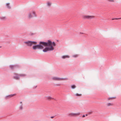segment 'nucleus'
I'll return each instance as SVG.
<instances>
[{"instance_id":"obj_1","label":"nucleus","mask_w":121,"mask_h":121,"mask_svg":"<svg viewBox=\"0 0 121 121\" xmlns=\"http://www.w3.org/2000/svg\"><path fill=\"white\" fill-rule=\"evenodd\" d=\"M56 44L54 42H52L50 40H48L47 42L40 41L39 42V44L34 45L32 47L33 50H35L37 49H43L44 46H49L53 47L55 46Z\"/></svg>"},{"instance_id":"obj_2","label":"nucleus","mask_w":121,"mask_h":121,"mask_svg":"<svg viewBox=\"0 0 121 121\" xmlns=\"http://www.w3.org/2000/svg\"><path fill=\"white\" fill-rule=\"evenodd\" d=\"M14 74L15 76L13 77V78L17 80L19 79L20 77H25L26 76V74H18L16 73H15Z\"/></svg>"},{"instance_id":"obj_3","label":"nucleus","mask_w":121,"mask_h":121,"mask_svg":"<svg viewBox=\"0 0 121 121\" xmlns=\"http://www.w3.org/2000/svg\"><path fill=\"white\" fill-rule=\"evenodd\" d=\"M44 49L43 50V51L44 52H46L48 51H53L54 49L53 47L46 46Z\"/></svg>"},{"instance_id":"obj_4","label":"nucleus","mask_w":121,"mask_h":121,"mask_svg":"<svg viewBox=\"0 0 121 121\" xmlns=\"http://www.w3.org/2000/svg\"><path fill=\"white\" fill-rule=\"evenodd\" d=\"M52 79L53 81L64 80L68 79L67 78H62L56 77H53L52 78Z\"/></svg>"},{"instance_id":"obj_5","label":"nucleus","mask_w":121,"mask_h":121,"mask_svg":"<svg viewBox=\"0 0 121 121\" xmlns=\"http://www.w3.org/2000/svg\"><path fill=\"white\" fill-rule=\"evenodd\" d=\"M95 17V16H93L83 15L82 16V18L85 19L90 20Z\"/></svg>"},{"instance_id":"obj_6","label":"nucleus","mask_w":121,"mask_h":121,"mask_svg":"<svg viewBox=\"0 0 121 121\" xmlns=\"http://www.w3.org/2000/svg\"><path fill=\"white\" fill-rule=\"evenodd\" d=\"M24 43L28 47H31L32 45V41H25Z\"/></svg>"},{"instance_id":"obj_7","label":"nucleus","mask_w":121,"mask_h":121,"mask_svg":"<svg viewBox=\"0 0 121 121\" xmlns=\"http://www.w3.org/2000/svg\"><path fill=\"white\" fill-rule=\"evenodd\" d=\"M9 67L11 69H14L19 67V66L18 65H10L9 66Z\"/></svg>"},{"instance_id":"obj_8","label":"nucleus","mask_w":121,"mask_h":121,"mask_svg":"<svg viewBox=\"0 0 121 121\" xmlns=\"http://www.w3.org/2000/svg\"><path fill=\"white\" fill-rule=\"evenodd\" d=\"M80 114L79 112L77 113H71L69 114V116L70 117L75 116L79 115Z\"/></svg>"},{"instance_id":"obj_9","label":"nucleus","mask_w":121,"mask_h":121,"mask_svg":"<svg viewBox=\"0 0 121 121\" xmlns=\"http://www.w3.org/2000/svg\"><path fill=\"white\" fill-rule=\"evenodd\" d=\"M15 95V94H14L12 95H10L6 96L5 98L6 99H8L12 97Z\"/></svg>"},{"instance_id":"obj_10","label":"nucleus","mask_w":121,"mask_h":121,"mask_svg":"<svg viewBox=\"0 0 121 121\" xmlns=\"http://www.w3.org/2000/svg\"><path fill=\"white\" fill-rule=\"evenodd\" d=\"M69 56L68 55H65L63 56H62L61 58L62 59H64L66 58H69Z\"/></svg>"},{"instance_id":"obj_11","label":"nucleus","mask_w":121,"mask_h":121,"mask_svg":"<svg viewBox=\"0 0 121 121\" xmlns=\"http://www.w3.org/2000/svg\"><path fill=\"white\" fill-rule=\"evenodd\" d=\"M20 103L21 104V105H20L19 109L20 110H22L23 109V104H22V102L21 101L20 102Z\"/></svg>"},{"instance_id":"obj_12","label":"nucleus","mask_w":121,"mask_h":121,"mask_svg":"<svg viewBox=\"0 0 121 121\" xmlns=\"http://www.w3.org/2000/svg\"><path fill=\"white\" fill-rule=\"evenodd\" d=\"M31 13H32V14H33V17H36L37 16L36 15V13L35 11H31Z\"/></svg>"},{"instance_id":"obj_13","label":"nucleus","mask_w":121,"mask_h":121,"mask_svg":"<svg viewBox=\"0 0 121 121\" xmlns=\"http://www.w3.org/2000/svg\"><path fill=\"white\" fill-rule=\"evenodd\" d=\"M32 13H31V11L28 14V17L29 18H32L33 16L31 15Z\"/></svg>"},{"instance_id":"obj_14","label":"nucleus","mask_w":121,"mask_h":121,"mask_svg":"<svg viewBox=\"0 0 121 121\" xmlns=\"http://www.w3.org/2000/svg\"><path fill=\"white\" fill-rule=\"evenodd\" d=\"M46 97L47 98V99H54L55 100H56V99L52 98L50 96H46Z\"/></svg>"},{"instance_id":"obj_15","label":"nucleus","mask_w":121,"mask_h":121,"mask_svg":"<svg viewBox=\"0 0 121 121\" xmlns=\"http://www.w3.org/2000/svg\"><path fill=\"white\" fill-rule=\"evenodd\" d=\"M107 106H112L113 105V104L112 103H108L106 104Z\"/></svg>"},{"instance_id":"obj_16","label":"nucleus","mask_w":121,"mask_h":121,"mask_svg":"<svg viewBox=\"0 0 121 121\" xmlns=\"http://www.w3.org/2000/svg\"><path fill=\"white\" fill-rule=\"evenodd\" d=\"M6 6L7 7V8H8V9H11V7L10 6V3H7L6 4Z\"/></svg>"},{"instance_id":"obj_17","label":"nucleus","mask_w":121,"mask_h":121,"mask_svg":"<svg viewBox=\"0 0 121 121\" xmlns=\"http://www.w3.org/2000/svg\"><path fill=\"white\" fill-rule=\"evenodd\" d=\"M36 33H32L31 32L29 34V35L30 36H32L35 35Z\"/></svg>"},{"instance_id":"obj_18","label":"nucleus","mask_w":121,"mask_h":121,"mask_svg":"<svg viewBox=\"0 0 121 121\" xmlns=\"http://www.w3.org/2000/svg\"><path fill=\"white\" fill-rule=\"evenodd\" d=\"M76 87V86L74 85H71V88L73 89H75Z\"/></svg>"},{"instance_id":"obj_19","label":"nucleus","mask_w":121,"mask_h":121,"mask_svg":"<svg viewBox=\"0 0 121 121\" xmlns=\"http://www.w3.org/2000/svg\"><path fill=\"white\" fill-rule=\"evenodd\" d=\"M6 17H0V19L1 20H3L5 19Z\"/></svg>"},{"instance_id":"obj_20","label":"nucleus","mask_w":121,"mask_h":121,"mask_svg":"<svg viewBox=\"0 0 121 121\" xmlns=\"http://www.w3.org/2000/svg\"><path fill=\"white\" fill-rule=\"evenodd\" d=\"M32 45L33 44H36L37 43V42L35 41H32Z\"/></svg>"},{"instance_id":"obj_21","label":"nucleus","mask_w":121,"mask_h":121,"mask_svg":"<svg viewBox=\"0 0 121 121\" xmlns=\"http://www.w3.org/2000/svg\"><path fill=\"white\" fill-rule=\"evenodd\" d=\"M81 94H79L78 93H76V95L77 96H79L81 95Z\"/></svg>"},{"instance_id":"obj_22","label":"nucleus","mask_w":121,"mask_h":121,"mask_svg":"<svg viewBox=\"0 0 121 121\" xmlns=\"http://www.w3.org/2000/svg\"><path fill=\"white\" fill-rule=\"evenodd\" d=\"M114 98V97H111V98H108V100H110L111 99H112Z\"/></svg>"},{"instance_id":"obj_23","label":"nucleus","mask_w":121,"mask_h":121,"mask_svg":"<svg viewBox=\"0 0 121 121\" xmlns=\"http://www.w3.org/2000/svg\"><path fill=\"white\" fill-rule=\"evenodd\" d=\"M47 4L48 6H50L51 5V3L49 2L47 3Z\"/></svg>"},{"instance_id":"obj_24","label":"nucleus","mask_w":121,"mask_h":121,"mask_svg":"<svg viewBox=\"0 0 121 121\" xmlns=\"http://www.w3.org/2000/svg\"><path fill=\"white\" fill-rule=\"evenodd\" d=\"M121 19V18H113L112 19V20H118V19Z\"/></svg>"},{"instance_id":"obj_25","label":"nucleus","mask_w":121,"mask_h":121,"mask_svg":"<svg viewBox=\"0 0 121 121\" xmlns=\"http://www.w3.org/2000/svg\"><path fill=\"white\" fill-rule=\"evenodd\" d=\"M78 56L77 55H74L73 56V57H76Z\"/></svg>"},{"instance_id":"obj_26","label":"nucleus","mask_w":121,"mask_h":121,"mask_svg":"<svg viewBox=\"0 0 121 121\" xmlns=\"http://www.w3.org/2000/svg\"><path fill=\"white\" fill-rule=\"evenodd\" d=\"M108 1L110 2H113L114 1L113 0H107Z\"/></svg>"},{"instance_id":"obj_27","label":"nucleus","mask_w":121,"mask_h":121,"mask_svg":"<svg viewBox=\"0 0 121 121\" xmlns=\"http://www.w3.org/2000/svg\"><path fill=\"white\" fill-rule=\"evenodd\" d=\"M56 86H60V85L59 84H56Z\"/></svg>"},{"instance_id":"obj_28","label":"nucleus","mask_w":121,"mask_h":121,"mask_svg":"<svg viewBox=\"0 0 121 121\" xmlns=\"http://www.w3.org/2000/svg\"><path fill=\"white\" fill-rule=\"evenodd\" d=\"M84 34V33L83 32H80L79 33V34Z\"/></svg>"},{"instance_id":"obj_29","label":"nucleus","mask_w":121,"mask_h":121,"mask_svg":"<svg viewBox=\"0 0 121 121\" xmlns=\"http://www.w3.org/2000/svg\"><path fill=\"white\" fill-rule=\"evenodd\" d=\"M54 117V116H51V118H53Z\"/></svg>"},{"instance_id":"obj_30","label":"nucleus","mask_w":121,"mask_h":121,"mask_svg":"<svg viewBox=\"0 0 121 121\" xmlns=\"http://www.w3.org/2000/svg\"><path fill=\"white\" fill-rule=\"evenodd\" d=\"M85 117V115H83V116H82V117Z\"/></svg>"},{"instance_id":"obj_31","label":"nucleus","mask_w":121,"mask_h":121,"mask_svg":"<svg viewBox=\"0 0 121 121\" xmlns=\"http://www.w3.org/2000/svg\"><path fill=\"white\" fill-rule=\"evenodd\" d=\"M37 86H35V88H36V87Z\"/></svg>"},{"instance_id":"obj_32","label":"nucleus","mask_w":121,"mask_h":121,"mask_svg":"<svg viewBox=\"0 0 121 121\" xmlns=\"http://www.w3.org/2000/svg\"><path fill=\"white\" fill-rule=\"evenodd\" d=\"M91 112H90L89 114H91Z\"/></svg>"},{"instance_id":"obj_33","label":"nucleus","mask_w":121,"mask_h":121,"mask_svg":"<svg viewBox=\"0 0 121 121\" xmlns=\"http://www.w3.org/2000/svg\"><path fill=\"white\" fill-rule=\"evenodd\" d=\"M86 116H87V114H86Z\"/></svg>"},{"instance_id":"obj_34","label":"nucleus","mask_w":121,"mask_h":121,"mask_svg":"<svg viewBox=\"0 0 121 121\" xmlns=\"http://www.w3.org/2000/svg\"><path fill=\"white\" fill-rule=\"evenodd\" d=\"M1 46H0V48H1Z\"/></svg>"}]
</instances>
